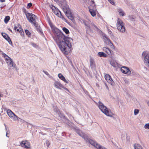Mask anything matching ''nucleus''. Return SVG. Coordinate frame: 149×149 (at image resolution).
Segmentation results:
<instances>
[{
	"instance_id": "cd10ccee",
	"label": "nucleus",
	"mask_w": 149,
	"mask_h": 149,
	"mask_svg": "<svg viewBox=\"0 0 149 149\" xmlns=\"http://www.w3.org/2000/svg\"><path fill=\"white\" fill-rule=\"evenodd\" d=\"M63 30L65 33L66 34H68L69 33V31L65 27H63Z\"/></svg>"
},
{
	"instance_id": "a19ab883",
	"label": "nucleus",
	"mask_w": 149,
	"mask_h": 149,
	"mask_svg": "<svg viewBox=\"0 0 149 149\" xmlns=\"http://www.w3.org/2000/svg\"><path fill=\"white\" fill-rule=\"evenodd\" d=\"M130 20L132 21H134V18L133 17H130Z\"/></svg>"
},
{
	"instance_id": "79ce46f5",
	"label": "nucleus",
	"mask_w": 149,
	"mask_h": 149,
	"mask_svg": "<svg viewBox=\"0 0 149 149\" xmlns=\"http://www.w3.org/2000/svg\"><path fill=\"white\" fill-rule=\"evenodd\" d=\"M105 86H106V88L108 89V90H109V87H108V86L107 85V84H106L105 85Z\"/></svg>"
},
{
	"instance_id": "f03ea898",
	"label": "nucleus",
	"mask_w": 149,
	"mask_h": 149,
	"mask_svg": "<svg viewBox=\"0 0 149 149\" xmlns=\"http://www.w3.org/2000/svg\"><path fill=\"white\" fill-rule=\"evenodd\" d=\"M75 132L79 136L83 138H84V139L87 142L89 143L91 145L93 146L96 148L99 149H106L104 147L101 146L93 140L90 139H85V134L79 130L76 129L75 130Z\"/></svg>"
},
{
	"instance_id": "393cba45",
	"label": "nucleus",
	"mask_w": 149,
	"mask_h": 149,
	"mask_svg": "<svg viewBox=\"0 0 149 149\" xmlns=\"http://www.w3.org/2000/svg\"><path fill=\"white\" fill-rule=\"evenodd\" d=\"M118 11L119 12L120 15L121 16H123L125 15V13L122 9L120 8L118 9Z\"/></svg>"
},
{
	"instance_id": "6ab92c4d",
	"label": "nucleus",
	"mask_w": 149,
	"mask_h": 149,
	"mask_svg": "<svg viewBox=\"0 0 149 149\" xmlns=\"http://www.w3.org/2000/svg\"><path fill=\"white\" fill-rule=\"evenodd\" d=\"M90 65L91 68H94L95 67L94 59L91 58H90Z\"/></svg>"
},
{
	"instance_id": "412c9836",
	"label": "nucleus",
	"mask_w": 149,
	"mask_h": 149,
	"mask_svg": "<svg viewBox=\"0 0 149 149\" xmlns=\"http://www.w3.org/2000/svg\"><path fill=\"white\" fill-rule=\"evenodd\" d=\"M58 77L60 79L62 80L65 83H68V81L66 80L65 79V77L61 74H58Z\"/></svg>"
},
{
	"instance_id": "c85d7f7f",
	"label": "nucleus",
	"mask_w": 149,
	"mask_h": 149,
	"mask_svg": "<svg viewBox=\"0 0 149 149\" xmlns=\"http://www.w3.org/2000/svg\"><path fill=\"white\" fill-rule=\"evenodd\" d=\"M139 110L138 109H136L134 110V114L135 115H137L139 113Z\"/></svg>"
},
{
	"instance_id": "2eb2a0df",
	"label": "nucleus",
	"mask_w": 149,
	"mask_h": 149,
	"mask_svg": "<svg viewBox=\"0 0 149 149\" xmlns=\"http://www.w3.org/2000/svg\"><path fill=\"white\" fill-rule=\"evenodd\" d=\"M105 79L112 86H114L115 84V83L113 81L111 77L109 74H107L104 76Z\"/></svg>"
},
{
	"instance_id": "8fccbe9b",
	"label": "nucleus",
	"mask_w": 149,
	"mask_h": 149,
	"mask_svg": "<svg viewBox=\"0 0 149 149\" xmlns=\"http://www.w3.org/2000/svg\"><path fill=\"white\" fill-rule=\"evenodd\" d=\"M61 149H65V148H61Z\"/></svg>"
},
{
	"instance_id": "37998d69",
	"label": "nucleus",
	"mask_w": 149,
	"mask_h": 149,
	"mask_svg": "<svg viewBox=\"0 0 149 149\" xmlns=\"http://www.w3.org/2000/svg\"><path fill=\"white\" fill-rule=\"evenodd\" d=\"M0 1L1 2H3L5 1V0H0Z\"/></svg>"
},
{
	"instance_id": "a211bd4d",
	"label": "nucleus",
	"mask_w": 149,
	"mask_h": 149,
	"mask_svg": "<svg viewBox=\"0 0 149 149\" xmlns=\"http://www.w3.org/2000/svg\"><path fill=\"white\" fill-rule=\"evenodd\" d=\"M103 50L109 55H110L111 54V50L109 48L107 47H104L103 48Z\"/></svg>"
},
{
	"instance_id": "20e7f679",
	"label": "nucleus",
	"mask_w": 149,
	"mask_h": 149,
	"mask_svg": "<svg viewBox=\"0 0 149 149\" xmlns=\"http://www.w3.org/2000/svg\"><path fill=\"white\" fill-rule=\"evenodd\" d=\"M26 18L29 22L33 24L34 26L37 29L38 28L37 23L36 22V16L31 13H28L26 14Z\"/></svg>"
},
{
	"instance_id": "a878e982",
	"label": "nucleus",
	"mask_w": 149,
	"mask_h": 149,
	"mask_svg": "<svg viewBox=\"0 0 149 149\" xmlns=\"http://www.w3.org/2000/svg\"><path fill=\"white\" fill-rule=\"evenodd\" d=\"M89 5L92 6L93 8H95V2L93 0H91L89 2Z\"/></svg>"
},
{
	"instance_id": "49530a36",
	"label": "nucleus",
	"mask_w": 149,
	"mask_h": 149,
	"mask_svg": "<svg viewBox=\"0 0 149 149\" xmlns=\"http://www.w3.org/2000/svg\"><path fill=\"white\" fill-rule=\"evenodd\" d=\"M4 125H5V128H6V130H7V128H6V125H5V124Z\"/></svg>"
},
{
	"instance_id": "c756f323",
	"label": "nucleus",
	"mask_w": 149,
	"mask_h": 149,
	"mask_svg": "<svg viewBox=\"0 0 149 149\" xmlns=\"http://www.w3.org/2000/svg\"><path fill=\"white\" fill-rule=\"evenodd\" d=\"M25 32L26 34L28 36H30L31 33L28 30H25Z\"/></svg>"
},
{
	"instance_id": "de8ad7c7",
	"label": "nucleus",
	"mask_w": 149,
	"mask_h": 149,
	"mask_svg": "<svg viewBox=\"0 0 149 149\" xmlns=\"http://www.w3.org/2000/svg\"><path fill=\"white\" fill-rule=\"evenodd\" d=\"M148 106H149V102H148Z\"/></svg>"
},
{
	"instance_id": "9b49d317",
	"label": "nucleus",
	"mask_w": 149,
	"mask_h": 149,
	"mask_svg": "<svg viewBox=\"0 0 149 149\" xmlns=\"http://www.w3.org/2000/svg\"><path fill=\"white\" fill-rule=\"evenodd\" d=\"M143 56V61L145 65L149 69V54H146L145 52H143L142 54Z\"/></svg>"
},
{
	"instance_id": "dca6fc26",
	"label": "nucleus",
	"mask_w": 149,
	"mask_h": 149,
	"mask_svg": "<svg viewBox=\"0 0 149 149\" xmlns=\"http://www.w3.org/2000/svg\"><path fill=\"white\" fill-rule=\"evenodd\" d=\"M1 35L3 37L8 41L10 44H12V42L11 40L8 35L6 33H1Z\"/></svg>"
},
{
	"instance_id": "aec40b11",
	"label": "nucleus",
	"mask_w": 149,
	"mask_h": 149,
	"mask_svg": "<svg viewBox=\"0 0 149 149\" xmlns=\"http://www.w3.org/2000/svg\"><path fill=\"white\" fill-rule=\"evenodd\" d=\"M89 11L91 15L93 17H95L96 15V10H94L90 8H89Z\"/></svg>"
},
{
	"instance_id": "c03bdc74",
	"label": "nucleus",
	"mask_w": 149,
	"mask_h": 149,
	"mask_svg": "<svg viewBox=\"0 0 149 149\" xmlns=\"http://www.w3.org/2000/svg\"><path fill=\"white\" fill-rule=\"evenodd\" d=\"M9 30L11 32H12V31L10 30V29H9Z\"/></svg>"
},
{
	"instance_id": "72a5a7b5",
	"label": "nucleus",
	"mask_w": 149,
	"mask_h": 149,
	"mask_svg": "<svg viewBox=\"0 0 149 149\" xmlns=\"http://www.w3.org/2000/svg\"><path fill=\"white\" fill-rule=\"evenodd\" d=\"M108 1L112 4L114 5L115 3L114 0H108Z\"/></svg>"
},
{
	"instance_id": "58836bf2",
	"label": "nucleus",
	"mask_w": 149,
	"mask_h": 149,
	"mask_svg": "<svg viewBox=\"0 0 149 149\" xmlns=\"http://www.w3.org/2000/svg\"><path fill=\"white\" fill-rule=\"evenodd\" d=\"M61 88H63L65 90L68 91H69V90H68V89L66 87H64L63 85V87H62Z\"/></svg>"
},
{
	"instance_id": "4c0bfd02",
	"label": "nucleus",
	"mask_w": 149,
	"mask_h": 149,
	"mask_svg": "<svg viewBox=\"0 0 149 149\" xmlns=\"http://www.w3.org/2000/svg\"><path fill=\"white\" fill-rule=\"evenodd\" d=\"M46 144L47 146H48L50 145V143L49 141L48 140L47 141Z\"/></svg>"
},
{
	"instance_id": "f704fd0d",
	"label": "nucleus",
	"mask_w": 149,
	"mask_h": 149,
	"mask_svg": "<svg viewBox=\"0 0 149 149\" xmlns=\"http://www.w3.org/2000/svg\"><path fill=\"white\" fill-rule=\"evenodd\" d=\"M43 72L44 73H45L46 75H47V76H48L49 77H50V75L47 72L44 71V70H43Z\"/></svg>"
},
{
	"instance_id": "09e8293b",
	"label": "nucleus",
	"mask_w": 149,
	"mask_h": 149,
	"mask_svg": "<svg viewBox=\"0 0 149 149\" xmlns=\"http://www.w3.org/2000/svg\"><path fill=\"white\" fill-rule=\"evenodd\" d=\"M7 133H6V136L7 137H8V136H7Z\"/></svg>"
},
{
	"instance_id": "4be33fe9",
	"label": "nucleus",
	"mask_w": 149,
	"mask_h": 149,
	"mask_svg": "<svg viewBox=\"0 0 149 149\" xmlns=\"http://www.w3.org/2000/svg\"><path fill=\"white\" fill-rule=\"evenodd\" d=\"M110 63L111 65L114 67H116L118 66L117 63L113 60H111Z\"/></svg>"
},
{
	"instance_id": "c9c22d12",
	"label": "nucleus",
	"mask_w": 149,
	"mask_h": 149,
	"mask_svg": "<svg viewBox=\"0 0 149 149\" xmlns=\"http://www.w3.org/2000/svg\"><path fill=\"white\" fill-rule=\"evenodd\" d=\"M32 4L31 3H29L28 4L27 6V8H30L32 6Z\"/></svg>"
},
{
	"instance_id": "e433bc0d",
	"label": "nucleus",
	"mask_w": 149,
	"mask_h": 149,
	"mask_svg": "<svg viewBox=\"0 0 149 149\" xmlns=\"http://www.w3.org/2000/svg\"><path fill=\"white\" fill-rule=\"evenodd\" d=\"M1 54L3 56V57L4 56V54H5L2 51H1V50L0 49V54Z\"/></svg>"
},
{
	"instance_id": "ddd939ff",
	"label": "nucleus",
	"mask_w": 149,
	"mask_h": 149,
	"mask_svg": "<svg viewBox=\"0 0 149 149\" xmlns=\"http://www.w3.org/2000/svg\"><path fill=\"white\" fill-rule=\"evenodd\" d=\"M120 70L121 72L124 74H127L128 75L131 74V71L130 70L129 68L127 67L123 66L121 68Z\"/></svg>"
},
{
	"instance_id": "2f4dec72",
	"label": "nucleus",
	"mask_w": 149,
	"mask_h": 149,
	"mask_svg": "<svg viewBox=\"0 0 149 149\" xmlns=\"http://www.w3.org/2000/svg\"><path fill=\"white\" fill-rule=\"evenodd\" d=\"M83 23H84V24L88 27L90 28V26L88 24V22L84 20L83 21Z\"/></svg>"
},
{
	"instance_id": "0eeeda50",
	"label": "nucleus",
	"mask_w": 149,
	"mask_h": 149,
	"mask_svg": "<svg viewBox=\"0 0 149 149\" xmlns=\"http://www.w3.org/2000/svg\"><path fill=\"white\" fill-rule=\"evenodd\" d=\"M63 9V10L67 17L72 21H73L74 20V16L69 7L68 6H64Z\"/></svg>"
},
{
	"instance_id": "a18cd8bd",
	"label": "nucleus",
	"mask_w": 149,
	"mask_h": 149,
	"mask_svg": "<svg viewBox=\"0 0 149 149\" xmlns=\"http://www.w3.org/2000/svg\"><path fill=\"white\" fill-rule=\"evenodd\" d=\"M2 95H1L0 94V97H2Z\"/></svg>"
},
{
	"instance_id": "1a4fd4ad",
	"label": "nucleus",
	"mask_w": 149,
	"mask_h": 149,
	"mask_svg": "<svg viewBox=\"0 0 149 149\" xmlns=\"http://www.w3.org/2000/svg\"><path fill=\"white\" fill-rule=\"evenodd\" d=\"M102 38L104 42L107 45H109L111 48H113L114 46L111 41L108 38L107 35H104L103 36Z\"/></svg>"
},
{
	"instance_id": "4468645a",
	"label": "nucleus",
	"mask_w": 149,
	"mask_h": 149,
	"mask_svg": "<svg viewBox=\"0 0 149 149\" xmlns=\"http://www.w3.org/2000/svg\"><path fill=\"white\" fill-rule=\"evenodd\" d=\"M14 29L16 32H19L21 36L24 34V31L20 25L18 24L17 26H15Z\"/></svg>"
},
{
	"instance_id": "6e6552de",
	"label": "nucleus",
	"mask_w": 149,
	"mask_h": 149,
	"mask_svg": "<svg viewBox=\"0 0 149 149\" xmlns=\"http://www.w3.org/2000/svg\"><path fill=\"white\" fill-rule=\"evenodd\" d=\"M7 113L9 116L14 121L19 120L20 119L10 109L7 110Z\"/></svg>"
},
{
	"instance_id": "7c9ffc66",
	"label": "nucleus",
	"mask_w": 149,
	"mask_h": 149,
	"mask_svg": "<svg viewBox=\"0 0 149 149\" xmlns=\"http://www.w3.org/2000/svg\"><path fill=\"white\" fill-rule=\"evenodd\" d=\"M144 127L146 129H149V123L146 124L144 126Z\"/></svg>"
},
{
	"instance_id": "39448f33",
	"label": "nucleus",
	"mask_w": 149,
	"mask_h": 149,
	"mask_svg": "<svg viewBox=\"0 0 149 149\" xmlns=\"http://www.w3.org/2000/svg\"><path fill=\"white\" fill-rule=\"evenodd\" d=\"M50 7L52 10L53 12L58 17L61 18L63 21L67 23H68V20L63 16L62 15L61 12L57 8L53 6H51Z\"/></svg>"
},
{
	"instance_id": "5701e85b",
	"label": "nucleus",
	"mask_w": 149,
	"mask_h": 149,
	"mask_svg": "<svg viewBox=\"0 0 149 149\" xmlns=\"http://www.w3.org/2000/svg\"><path fill=\"white\" fill-rule=\"evenodd\" d=\"M134 147L135 149H143V147L138 144L134 145Z\"/></svg>"
},
{
	"instance_id": "bb28decb",
	"label": "nucleus",
	"mask_w": 149,
	"mask_h": 149,
	"mask_svg": "<svg viewBox=\"0 0 149 149\" xmlns=\"http://www.w3.org/2000/svg\"><path fill=\"white\" fill-rule=\"evenodd\" d=\"M10 19V17L9 16H6L4 19V21L6 23H7Z\"/></svg>"
},
{
	"instance_id": "423d86ee",
	"label": "nucleus",
	"mask_w": 149,
	"mask_h": 149,
	"mask_svg": "<svg viewBox=\"0 0 149 149\" xmlns=\"http://www.w3.org/2000/svg\"><path fill=\"white\" fill-rule=\"evenodd\" d=\"M117 27L118 30L121 32L123 33L125 30L124 24L121 19L119 18L118 19L117 23Z\"/></svg>"
},
{
	"instance_id": "f257e3e1",
	"label": "nucleus",
	"mask_w": 149,
	"mask_h": 149,
	"mask_svg": "<svg viewBox=\"0 0 149 149\" xmlns=\"http://www.w3.org/2000/svg\"><path fill=\"white\" fill-rule=\"evenodd\" d=\"M52 30L54 33L53 38L58 45L61 51L65 54H68L72 49V45L70 38H68L54 26L52 23H49Z\"/></svg>"
},
{
	"instance_id": "f3484780",
	"label": "nucleus",
	"mask_w": 149,
	"mask_h": 149,
	"mask_svg": "<svg viewBox=\"0 0 149 149\" xmlns=\"http://www.w3.org/2000/svg\"><path fill=\"white\" fill-rule=\"evenodd\" d=\"M54 85L55 87L59 89H61V88L63 87V85L58 81L55 82Z\"/></svg>"
},
{
	"instance_id": "f8f14e48",
	"label": "nucleus",
	"mask_w": 149,
	"mask_h": 149,
	"mask_svg": "<svg viewBox=\"0 0 149 149\" xmlns=\"http://www.w3.org/2000/svg\"><path fill=\"white\" fill-rule=\"evenodd\" d=\"M19 146L26 149L29 148H30V143L27 140L22 141L20 143Z\"/></svg>"
},
{
	"instance_id": "7ed1b4c3",
	"label": "nucleus",
	"mask_w": 149,
	"mask_h": 149,
	"mask_svg": "<svg viewBox=\"0 0 149 149\" xmlns=\"http://www.w3.org/2000/svg\"><path fill=\"white\" fill-rule=\"evenodd\" d=\"M97 104L100 110L104 114L107 116H112L113 114L111 110L105 106L101 102L99 101Z\"/></svg>"
},
{
	"instance_id": "ea45409f",
	"label": "nucleus",
	"mask_w": 149,
	"mask_h": 149,
	"mask_svg": "<svg viewBox=\"0 0 149 149\" xmlns=\"http://www.w3.org/2000/svg\"><path fill=\"white\" fill-rule=\"evenodd\" d=\"M91 25L93 27H94L95 28L97 29V26L95 24H93V23H91Z\"/></svg>"
},
{
	"instance_id": "9d476101",
	"label": "nucleus",
	"mask_w": 149,
	"mask_h": 149,
	"mask_svg": "<svg viewBox=\"0 0 149 149\" xmlns=\"http://www.w3.org/2000/svg\"><path fill=\"white\" fill-rule=\"evenodd\" d=\"M4 56L3 57L5 59L6 63L8 66L10 67H11L13 66V62L12 60L9 56L6 54H4Z\"/></svg>"
},
{
	"instance_id": "b1692460",
	"label": "nucleus",
	"mask_w": 149,
	"mask_h": 149,
	"mask_svg": "<svg viewBox=\"0 0 149 149\" xmlns=\"http://www.w3.org/2000/svg\"><path fill=\"white\" fill-rule=\"evenodd\" d=\"M98 56H99L106 57L107 56V55L102 52H99L98 54Z\"/></svg>"
},
{
	"instance_id": "473e14b6",
	"label": "nucleus",
	"mask_w": 149,
	"mask_h": 149,
	"mask_svg": "<svg viewBox=\"0 0 149 149\" xmlns=\"http://www.w3.org/2000/svg\"><path fill=\"white\" fill-rule=\"evenodd\" d=\"M31 45L34 47L37 48L38 47V46L36 44L34 43H31Z\"/></svg>"
}]
</instances>
